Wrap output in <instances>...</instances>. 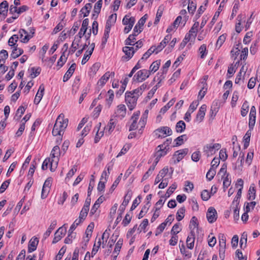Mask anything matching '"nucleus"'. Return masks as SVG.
Segmentation results:
<instances>
[{
    "instance_id": "60",
    "label": "nucleus",
    "mask_w": 260,
    "mask_h": 260,
    "mask_svg": "<svg viewBox=\"0 0 260 260\" xmlns=\"http://www.w3.org/2000/svg\"><path fill=\"white\" fill-rule=\"evenodd\" d=\"M92 52L88 50H87L84 54V57L82 60L81 63L82 64H85L89 59L91 55L92 54Z\"/></svg>"
},
{
    "instance_id": "54",
    "label": "nucleus",
    "mask_w": 260,
    "mask_h": 260,
    "mask_svg": "<svg viewBox=\"0 0 260 260\" xmlns=\"http://www.w3.org/2000/svg\"><path fill=\"white\" fill-rule=\"evenodd\" d=\"M67 59V57L65 56L64 52H62V55L57 61V66H59L60 67H62L64 63L66 62Z\"/></svg>"
},
{
    "instance_id": "31",
    "label": "nucleus",
    "mask_w": 260,
    "mask_h": 260,
    "mask_svg": "<svg viewBox=\"0 0 260 260\" xmlns=\"http://www.w3.org/2000/svg\"><path fill=\"white\" fill-rule=\"evenodd\" d=\"M219 252H223L224 253V249L225 248V245H226V240L225 238L224 237V235L223 234H221L219 237Z\"/></svg>"
},
{
    "instance_id": "52",
    "label": "nucleus",
    "mask_w": 260,
    "mask_h": 260,
    "mask_svg": "<svg viewBox=\"0 0 260 260\" xmlns=\"http://www.w3.org/2000/svg\"><path fill=\"white\" fill-rule=\"evenodd\" d=\"M180 226V223H177L175 224L172 229L171 234L175 235L179 233L181 230Z\"/></svg>"
},
{
    "instance_id": "36",
    "label": "nucleus",
    "mask_w": 260,
    "mask_h": 260,
    "mask_svg": "<svg viewBox=\"0 0 260 260\" xmlns=\"http://www.w3.org/2000/svg\"><path fill=\"white\" fill-rule=\"evenodd\" d=\"M207 91V84L205 82L204 83H203V87L199 92L198 96V101L202 100V99L205 95Z\"/></svg>"
},
{
    "instance_id": "30",
    "label": "nucleus",
    "mask_w": 260,
    "mask_h": 260,
    "mask_svg": "<svg viewBox=\"0 0 260 260\" xmlns=\"http://www.w3.org/2000/svg\"><path fill=\"white\" fill-rule=\"evenodd\" d=\"M56 221L54 220L51 223L50 225L49 226L48 230L46 231V232L43 235V239L44 240L46 239L50 235L51 233L52 230H54L55 228L56 225Z\"/></svg>"
},
{
    "instance_id": "20",
    "label": "nucleus",
    "mask_w": 260,
    "mask_h": 260,
    "mask_svg": "<svg viewBox=\"0 0 260 260\" xmlns=\"http://www.w3.org/2000/svg\"><path fill=\"white\" fill-rule=\"evenodd\" d=\"M252 206V208H254L256 205L255 202H251L250 203H247L245 207V212L242 214L241 219L244 222H246L248 219V213L250 211L249 205Z\"/></svg>"
},
{
    "instance_id": "2",
    "label": "nucleus",
    "mask_w": 260,
    "mask_h": 260,
    "mask_svg": "<svg viewBox=\"0 0 260 260\" xmlns=\"http://www.w3.org/2000/svg\"><path fill=\"white\" fill-rule=\"evenodd\" d=\"M140 112L138 111L135 112L132 116L131 119L132 120V123L129 127V131L135 130L138 128L139 127H140V128L139 130V132L140 134H142V129L145 126L147 121V116H146L145 114H143L141 117L139 123H137V120L140 116Z\"/></svg>"
},
{
    "instance_id": "40",
    "label": "nucleus",
    "mask_w": 260,
    "mask_h": 260,
    "mask_svg": "<svg viewBox=\"0 0 260 260\" xmlns=\"http://www.w3.org/2000/svg\"><path fill=\"white\" fill-rule=\"evenodd\" d=\"M251 132L250 131H248L245 136H244V147L247 148L249 146V142L250 140Z\"/></svg>"
},
{
    "instance_id": "29",
    "label": "nucleus",
    "mask_w": 260,
    "mask_h": 260,
    "mask_svg": "<svg viewBox=\"0 0 260 260\" xmlns=\"http://www.w3.org/2000/svg\"><path fill=\"white\" fill-rule=\"evenodd\" d=\"M138 35L135 34V32L132 35H130L128 37L125 41V44L126 45H134V43L136 41V37Z\"/></svg>"
},
{
    "instance_id": "48",
    "label": "nucleus",
    "mask_w": 260,
    "mask_h": 260,
    "mask_svg": "<svg viewBox=\"0 0 260 260\" xmlns=\"http://www.w3.org/2000/svg\"><path fill=\"white\" fill-rule=\"evenodd\" d=\"M122 243L123 240L121 239H119L115 245V247L113 252L114 253H115L116 255H118L119 252L120 251L121 246L122 245Z\"/></svg>"
},
{
    "instance_id": "57",
    "label": "nucleus",
    "mask_w": 260,
    "mask_h": 260,
    "mask_svg": "<svg viewBox=\"0 0 260 260\" xmlns=\"http://www.w3.org/2000/svg\"><path fill=\"white\" fill-rule=\"evenodd\" d=\"M154 47H150L143 55L141 60L146 59L153 53H154Z\"/></svg>"
},
{
    "instance_id": "38",
    "label": "nucleus",
    "mask_w": 260,
    "mask_h": 260,
    "mask_svg": "<svg viewBox=\"0 0 260 260\" xmlns=\"http://www.w3.org/2000/svg\"><path fill=\"white\" fill-rule=\"evenodd\" d=\"M247 240V234L246 232H243L241 235L240 241V244L241 248H245L246 247Z\"/></svg>"
},
{
    "instance_id": "24",
    "label": "nucleus",
    "mask_w": 260,
    "mask_h": 260,
    "mask_svg": "<svg viewBox=\"0 0 260 260\" xmlns=\"http://www.w3.org/2000/svg\"><path fill=\"white\" fill-rule=\"evenodd\" d=\"M8 11V3L7 1H3L0 4V14L5 18L7 15Z\"/></svg>"
},
{
    "instance_id": "13",
    "label": "nucleus",
    "mask_w": 260,
    "mask_h": 260,
    "mask_svg": "<svg viewBox=\"0 0 260 260\" xmlns=\"http://www.w3.org/2000/svg\"><path fill=\"white\" fill-rule=\"evenodd\" d=\"M147 18V15L145 14L139 20L134 28V31L135 32V34L139 35L142 31V26L145 23Z\"/></svg>"
},
{
    "instance_id": "4",
    "label": "nucleus",
    "mask_w": 260,
    "mask_h": 260,
    "mask_svg": "<svg viewBox=\"0 0 260 260\" xmlns=\"http://www.w3.org/2000/svg\"><path fill=\"white\" fill-rule=\"evenodd\" d=\"M138 98L137 95H134L131 92L126 91L125 93V100L129 109L132 111L136 107Z\"/></svg>"
},
{
    "instance_id": "42",
    "label": "nucleus",
    "mask_w": 260,
    "mask_h": 260,
    "mask_svg": "<svg viewBox=\"0 0 260 260\" xmlns=\"http://www.w3.org/2000/svg\"><path fill=\"white\" fill-rule=\"evenodd\" d=\"M185 212V208L184 207H182L180 208L176 214V219L178 221H181L184 217V213Z\"/></svg>"
},
{
    "instance_id": "22",
    "label": "nucleus",
    "mask_w": 260,
    "mask_h": 260,
    "mask_svg": "<svg viewBox=\"0 0 260 260\" xmlns=\"http://www.w3.org/2000/svg\"><path fill=\"white\" fill-rule=\"evenodd\" d=\"M76 64L75 63H73L70 67V68L68 69V70L67 71L66 74H64L63 78V81L66 82L67 81L70 77L73 75V73L75 71V68H76Z\"/></svg>"
},
{
    "instance_id": "63",
    "label": "nucleus",
    "mask_w": 260,
    "mask_h": 260,
    "mask_svg": "<svg viewBox=\"0 0 260 260\" xmlns=\"http://www.w3.org/2000/svg\"><path fill=\"white\" fill-rule=\"evenodd\" d=\"M201 157V153L199 151L193 152L191 155V159L195 162L198 161Z\"/></svg>"
},
{
    "instance_id": "23",
    "label": "nucleus",
    "mask_w": 260,
    "mask_h": 260,
    "mask_svg": "<svg viewBox=\"0 0 260 260\" xmlns=\"http://www.w3.org/2000/svg\"><path fill=\"white\" fill-rule=\"evenodd\" d=\"M116 124V121H114L113 119H111L107 126L105 127L104 131L106 134H110L115 128Z\"/></svg>"
},
{
    "instance_id": "51",
    "label": "nucleus",
    "mask_w": 260,
    "mask_h": 260,
    "mask_svg": "<svg viewBox=\"0 0 260 260\" xmlns=\"http://www.w3.org/2000/svg\"><path fill=\"white\" fill-rule=\"evenodd\" d=\"M88 211V208L83 207L80 213L79 219H81L82 221H83L86 217Z\"/></svg>"
},
{
    "instance_id": "27",
    "label": "nucleus",
    "mask_w": 260,
    "mask_h": 260,
    "mask_svg": "<svg viewBox=\"0 0 260 260\" xmlns=\"http://www.w3.org/2000/svg\"><path fill=\"white\" fill-rule=\"evenodd\" d=\"M186 128V124L182 120L179 121L176 125L175 129L177 133H181L184 131Z\"/></svg>"
},
{
    "instance_id": "55",
    "label": "nucleus",
    "mask_w": 260,
    "mask_h": 260,
    "mask_svg": "<svg viewBox=\"0 0 260 260\" xmlns=\"http://www.w3.org/2000/svg\"><path fill=\"white\" fill-rule=\"evenodd\" d=\"M211 197L210 192L206 189L204 190L201 193V198L204 201H208Z\"/></svg>"
},
{
    "instance_id": "25",
    "label": "nucleus",
    "mask_w": 260,
    "mask_h": 260,
    "mask_svg": "<svg viewBox=\"0 0 260 260\" xmlns=\"http://www.w3.org/2000/svg\"><path fill=\"white\" fill-rule=\"evenodd\" d=\"M39 243V240L37 238H32L28 245V251L29 252H31L35 251Z\"/></svg>"
},
{
    "instance_id": "33",
    "label": "nucleus",
    "mask_w": 260,
    "mask_h": 260,
    "mask_svg": "<svg viewBox=\"0 0 260 260\" xmlns=\"http://www.w3.org/2000/svg\"><path fill=\"white\" fill-rule=\"evenodd\" d=\"M91 8L92 5L90 3H87L81 9V12L83 14L84 17L89 15Z\"/></svg>"
},
{
    "instance_id": "15",
    "label": "nucleus",
    "mask_w": 260,
    "mask_h": 260,
    "mask_svg": "<svg viewBox=\"0 0 260 260\" xmlns=\"http://www.w3.org/2000/svg\"><path fill=\"white\" fill-rule=\"evenodd\" d=\"M207 106L206 105H203L200 108L198 112L196 118V121L197 122H201L204 119V116L205 115V112L206 111Z\"/></svg>"
},
{
    "instance_id": "7",
    "label": "nucleus",
    "mask_w": 260,
    "mask_h": 260,
    "mask_svg": "<svg viewBox=\"0 0 260 260\" xmlns=\"http://www.w3.org/2000/svg\"><path fill=\"white\" fill-rule=\"evenodd\" d=\"M150 74L149 71L144 69L139 71L134 76V78L135 80L137 82H140L145 81L146 79H147Z\"/></svg>"
},
{
    "instance_id": "47",
    "label": "nucleus",
    "mask_w": 260,
    "mask_h": 260,
    "mask_svg": "<svg viewBox=\"0 0 260 260\" xmlns=\"http://www.w3.org/2000/svg\"><path fill=\"white\" fill-rule=\"evenodd\" d=\"M35 34V29L31 28L30 30V32L29 34L27 33L26 36H24V38L22 39L21 41L23 43H27L31 38H32L34 36V34Z\"/></svg>"
},
{
    "instance_id": "28",
    "label": "nucleus",
    "mask_w": 260,
    "mask_h": 260,
    "mask_svg": "<svg viewBox=\"0 0 260 260\" xmlns=\"http://www.w3.org/2000/svg\"><path fill=\"white\" fill-rule=\"evenodd\" d=\"M187 140V137L186 135H182L180 136L174 140L175 144L174 145V146H180L184 143L185 141H186Z\"/></svg>"
},
{
    "instance_id": "59",
    "label": "nucleus",
    "mask_w": 260,
    "mask_h": 260,
    "mask_svg": "<svg viewBox=\"0 0 260 260\" xmlns=\"http://www.w3.org/2000/svg\"><path fill=\"white\" fill-rule=\"evenodd\" d=\"M41 70L40 68H31V73L30 74V75L32 77V78H35L36 77L38 76L40 74Z\"/></svg>"
},
{
    "instance_id": "61",
    "label": "nucleus",
    "mask_w": 260,
    "mask_h": 260,
    "mask_svg": "<svg viewBox=\"0 0 260 260\" xmlns=\"http://www.w3.org/2000/svg\"><path fill=\"white\" fill-rule=\"evenodd\" d=\"M185 186L184 191L186 192L191 191L193 188V184L188 181L185 182Z\"/></svg>"
},
{
    "instance_id": "58",
    "label": "nucleus",
    "mask_w": 260,
    "mask_h": 260,
    "mask_svg": "<svg viewBox=\"0 0 260 260\" xmlns=\"http://www.w3.org/2000/svg\"><path fill=\"white\" fill-rule=\"evenodd\" d=\"M10 183V180H7L4 181L0 187V193H3L8 188Z\"/></svg>"
},
{
    "instance_id": "12",
    "label": "nucleus",
    "mask_w": 260,
    "mask_h": 260,
    "mask_svg": "<svg viewBox=\"0 0 260 260\" xmlns=\"http://www.w3.org/2000/svg\"><path fill=\"white\" fill-rule=\"evenodd\" d=\"M66 233V229L63 227H60L55 233L54 237L52 241L53 244H55L61 240V239L65 235Z\"/></svg>"
},
{
    "instance_id": "11",
    "label": "nucleus",
    "mask_w": 260,
    "mask_h": 260,
    "mask_svg": "<svg viewBox=\"0 0 260 260\" xmlns=\"http://www.w3.org/2000/svg\"><path fill=\"white\" fill-rule=\"evenodd\" d=\"M168 149L165 148V146L159 145L157 147V151L155 154V160L156 163H158L160 158L166 155L167 153Z\"/></svg>"
},
{
    "instance_id": "44",
    "label": "nucleus",
    "mask_w": 260,
    "mask_h": 260,
    "mask_svg": "<svg viewBox=\"0 0 260 260\" xmlns=\"http://www.w3.org/2000/svg\"><path fill=\"white\" fill-rule=\"evenodd\" d=\"M226 36L225 34H223L220 36L217 40L216 43V47H218V48L219 49L224 42L226 39Z\"/></svg>"
},
{
    "instance_id": "34",
    "label": "nucleus",
    "mask_w": 260,
    "mask_h": 260,
    "mask_svg": "<svg viewBox=\"0 0 260 260\" xmlns=\"http://www.w3.org/2000/svg\"><path fill=\"white\" fill-rule=\"evenodd\" d=\"M199 223L198 222V219L196 216H193L190 221L189 225V228L190 230V232L194 231V230L198 228Z\"/></svg>"
},
{
    "instance_id": "32",
    "label": "nucleus",
    "mask_w": 260,
    "mask_h": 260,
    "mask_svg": "<svg viewBox=\"0 0 260 260\" xmlns=\"http://www.w3.org/2000/svg\"><path fill=\"white\" fill-rule=\"evenodd\" d=\"M23 53V50L19 48H17V47H14L12 53L11 54V56L13 58H16L19 57Z\"/></svg>"
},
{
    "instance_id": "9",
    "label": "nucleus",
    "mask_w": 260,
    "mask_h": 260,
    "mask_svg": "<svg viewBox=\"0 0 260 260\" xmlns=\"http://www.w3.org/2000/svg\"><path fill=\"white\" fill-rule=\"evenodd\" d=\"M122 50L125 55L122 57V59L123 61H127L130 59L135 52V48L133 47H124Z\"/></svg>"
},
{
    "instance_id": "39",
    "label": "nucleus",
    "mask_w": 260,
    "mask_h": 260,
    "mask_svg": "<svg viewBox=\"0 0 260 260\" xmlns=\"http://www.w3.org/2000/svg\"><path fill=\"white\" fill-rule=\"evenodd\" d=\"M135 22V19L133 17H129V16L125 15L122 20V23L123 25H128L129 24H134Z\"/></svg>"
},
{
    "instance_id": "46",
    "label": "nucleus",
    "mask_w": 260,
    "mask_h": 260,
    "mask_svg": "<svg viewBox=\"0 0 260 260\" xmlns=\"http://www.w3.org/2000/svg\"><path fill=\"white\" fill-rule=\"evenodd\" d=\"M131 147V145L130 144H125L122 148L121 149V151L119 152V153L118 154V155L116 156V157H119L124 154H125L128 150L130 149Z\"/></svg>"
},
{
    "instance_id": "49",
    "label": "nucleus",
    "mask_w": 260,
    "mask_h": 260,
    "mask_svg": "<svg viewBox=\"0 0 260 260\" xmlns=\"http://www.w3.org/2000/svg\"><path fill=\"white\" fill-rule=\"evenodd\" d=\"M255 192L256 190L254 187L251 185L248 190L249 197H248V199L249 200H254L255 198Z\"/></svg>"
},
{
    "instance_id": "53",
    "label": "nucleus",
    "mask_w": 260,
    "mask_h": 260,
    "mask_svg": "<svg viewBox=\"0 0 260 260\" xmlns=\"http://www.w3.org/2000/svg\"><path fill=\"white\" fill-rule=\"evenodd\" d=\"M83 221L81 220V219H77L75 220L74 223L71 225L69 230V233H73V232L75 229L76 228V227L82 222Z\"/></svg>"
},
{
    "instance_id": "45",
    "label": "nucleus",
    "mask_w": 260,
    "mask_h": 260,
    "mask_svg": "<svg viewBox=\"0 0 260 260\" xmlns=\"http://www.w3.org/2000/svg\"><path fill=\"white\" fill-rule=\"evenodd\" d=\"M103 4L102 0H99L95 4L94 7V13L96 14V15L98 16V14L100 13L101 9L102 8Z\"/></svg>"
},
{
    "instance_id": "37",
    "label": "nucleus",
    "mask_w": 260,
    "mask_h": 260,
    "mask_svg": "<svg viewBox=\"0 0 260 260\" xmlns=\"http://www.w3.org/2000/svg\"><path fill=\"white\" fill-rule=\"evenodd\" d=\"M132 194V191L131 190H127L124 197L123 201L121 204L122 206H126L128 205L129 200L131 199Z\"/></svg>"
},
{
    "instance_id": "16",
    "label": "nucleus",
    "mask_w": 260,
    "mask_h": 260,
    "mask_svg": "<svg viewBox=\"0 0 260 260\" xmlns=\"http://www.w3.org/2000/svg\"><path fill=\"white\" fill-rule=\"evenodd\" d=\"M188 149L185 148L177 151L174 155V158L176 159L175 161L179 162L188 153Z\"/></svg>"
},
{
    "instance_id": "41",
    "label": "nucleus",
    "mask_w": 260,
    "mask_h": 260,
    "mask_svg": "<svg viewBox=\"0 0 260 260\" xmlns=\"http://www.w3.org/2000/svg\"><path fill=\"white\" fill-rule=\"evenodd\" d=\"M229 177V174H226V175L225 177L222 176V178L223 179V189L224 191L230 185V184L231 183V180Z\"/></svg>"
},
{
    "instance_id": "8",
    "label": "nucleus",
    "mask_w": 260,
    "mask_h": 260,
    "mask_svg": "<svg viewBox=\"0 0 260 260\" xmlns=\"http://www.w3.org/2000/svg\"><path fill=\"white\" fill-rule=\"evenodd\" d=\"M126 108L124 105L120 104L117 106L115 111L114 116L119 118L123 119L126 115Z\"/></svg>"
},
{
    "instance_id": "6",
    "label": "nucleus",
    "mask_w": 260,
    "mask_h": 260,
    "mask_svg": "<svg viewBox=\"0 0 260 260\" xmlns=\"http://www.w3.org/2000/svg\"><path fill=\"white\" fill-rule=\"evenodd\" d=\"M154 133L157 138H160L167 136H171L172 134V131L169 127L162 126L156 129Z\"/></svg>"
},
{
    "instance_id": "62",
    "label": "nucleus",
    "mask_w": 260,
    "mask_h": 260,
    "mask_svg": "<svg viewBox=\"0 0 260 260\" xmlns=\"http://www.w3.org/2000/svg\"><path fill=\"white\" fill-rule=\"evenodd\" d=\"M171 63V60H168L165 63V64L162 66V69L161 70L162 71L161 75H164V74H166V73L168 71V69L169 68V67L170 66Z\"/></svg>"
},
{
    "instance_id": "26",
    "label": "nucleus",
    "mask_w": 260,
    "mask_h": 260,
    "mask_svg": "<svg viewBox=\"0 0 260 260\" xmlns=\"http://www.w3.org/2000/svg\"><path fill=\"white\" fill-rule=\"evenodd\" d=\"M117 19V14L116 13L111 14L108 18L106 27L110 28L114 25Z\"/></svg>"
},
{
    "instance_id": "43",
    "label": "nucleus",
    "mask_w": 260,
    "mask_h": 260,
    "mask_svg": "<svg viewBox=\"0 0 260 260\" xmlns=\"http://www.w3.org/2000/svg\"><path fill=\"white\" fill-rule=\"evenodd\" d=\"M19 37L17 35H13L9 39L8 41V44L10 46H13L14 47H17V46H15L16 43L18 41Z\"/></svg>"
},
{
    "instance_id": "64",
    "label": "nucleus",
    "mask_w": 260,
    "mask_h": 260,
    "mask_svg": "<svg viewBox=\"0 0 260 260\" xmlns=\"http://www.w3.org/2000/svg\"><path fill=\"white\" fill-rule=\"evenodd\" d=\"M228 158V154H226V149H222L220 150L219 152V159H221L223 161L225 160Z\"/></svg>"
},
{
    "instance_id": "14",
    "label": "nucleus",
    "mask_w": 260,
    "mask_h": 260,
    "mask_svg": "<svg viewBox=\"0 0 260 260\" xmlns=\"http://www.w3.org/2000/svg\"><path fill=\"white\" fill-rule=\"evenodd\" d=\"M115 75L114 72H110L109 71L107 72L98 81V84L99 86H103L108 81L109 78L111 77H114Z\"/></svg>"
},
{
    "instance_id": "50",
    "label": "nucleus",
    "mask_w": 260,
    "mask_h": 260,
    "mask_svg": "<svg viewBox=\"0 0 260 260\" xmlns=\"http://www.w3.org/2000/svg\"><path fill=\"white\" fill-rule=\"evenodd\" d=\"M216 174L215 169L210 168L206 174V178L209 181L212 180Z\"/></svg>"
},
{
    "instance_id": "18",
    "label": "nucleus",
    "mask_w": 260,
    "mask_h": 260,
    "mask_svg": "<svg viewBox=\"0 0 260 260\" xmlns=\"http://www.w3.org/2000/svg\"><path fill=\"white\" fill-rule=\"evenodd\" d=\"M45 90L44 86L43 84H41L39 88V90L36 95L35 98L34 99V103L36 105H38L40 102L43 94Z\"/></svg>"
},
{
    "instance_id": "3",
    "label": "nucleus",
    "mask_w": 260,
    "mask_h": 260,
    "mask_svg": "<svg viewBox=\"0 0 260 260\" xmlns=\"http://www.w3.org/2000/svg\"><path fill=\"white\" fill-rule=\"evenodd\" d=\"M60 151L59 147L56 145L55 146L51 152L52 160L51 162V167L50 170L51 172H54L57 168L58 162L59 160L58 156L60 155Z\"/></svg>"
},
{
    "instance_id": "10",
    "label": "nucleus",
    "mask_w": 260,
    "mask_h": 260,
    "mask_svg": "<svg viewBox=\"0 0 260 260\" xmlns=\"http://www.w3.org/2000/svg\"><path fill=\"white\" fill-rule=\"evenodd\" d=\"M206 217L208 221L210 223L215 222L217 218V213L216 210L213 207H210L208 209Z\"/></svg>"
},
{
    "instance_id": "5",
    "label": "nucleus",
    "mask_w": 260,
    "mask_h": 260,
    "mask_svg": "<svg viewBox=\"0 0 260 260\" xmlns=\"http://www.w3.org/2000/svg\"><path fill=\"white\" fill-rule=\"evenodd\" d=\"M220 148L221 145L219 143L209 144L204 147L203 151L207 157H209L215 154Z\"/></svg>"
},
{
    "instance_id": "35",
    "label": "nucleus",
    "mask_w": 260,
    "mask_h": 260,
    "mask_svg": "<svg viewBox=\"0 0 260 260\" xmlns=\"http://www.w3.org/2000/svg\"><path fill=\"white\" fill-rule=\"evenodd\" d=\"M160 64V60H157L154 61L150 66L149 70H148L149 71L150 74L151 72H155L156 71H157L158 69H159Z\"/></svg>"
},
{
    "instance_id": "19",
    "label": "nucleus",
    "mask_w": 260,
    "mask_h": 260,
    "mask_svg": "<svg viewBox=\"0 0 260 260\" xmlns=\"http://www.w3.org/2000/svg\"><path fill=\"white\" fill-rule=\"evenodd\" d=\"M194 239V231L190 232L186 239V244L188 248L192 249L193 248Z\"/></svg>"
},
{
    "instance_id": "1",
    "label": "nucleus",
    "mask_w": 260,
    "mask_h": 260,
    "mask_svg": "<svg viewBox=\"0 0 260 260\" xmlns=\"http://www.w3.org/2000/svg\"><path fill=\"white\" fill-rule=\"evenodd\" d=\"M68 119L64 118L63 114L61 113L57 117L56 122L54 125V127L52 132L54 136L58 137L56 140V143L59 144L62 140V136L64 133V131L68 126Z\"/></svg>"
},
{
    "instance_id": "21",
    "label": "nucleus",
    "mask_w": 260,
    "mask_h": 260,
    "mask_svg": "<svg viewBox=\"0 0 260 260\" xmlns=\"http://www.w3.org/2000/svg\"><path fill=\"white\" fill-rule=\"evenodd\" d=\"M88 23H89L88 19L86 18L83 20L81 28L80 30V31L79 32V33L78 34L80 39H81L85 34V32L87 29Z\"/></svg>"
},
{
    "instance_id": "56",
    "label": "nucleus",
    "mask_w": 260,
    "mask_h": 260,
    "mask_svg": "<svg viewBox=\"0 0 260 260\" xmlns=\"http://www.w3.org/2000/svg\"><path fill=\"white\" fill-rule=\"evenodd\" d=\"M196 9V4L191 1L189 2L188 5V11L189 13L193 14Z\"/></svg>"
},
{
    "instance_id": "17",
    "label": "nucleus",
    "mask_w": 260,
    "mask_h": 260,
    "mask_svg": "<svg viewBox=\"0 0 260 260\" xmlns=\"http://www.w3.org/2000/svg\"><path fill=\"white\" fill-rule=\"evenodd\" d=\"M94 224L93 222H91L87 228L85 232L86 237L84 238V241L85 242V246H86L87 244L89 241V239L91 236V234L94 228Z\"/></svg>"
}]
</instances>
